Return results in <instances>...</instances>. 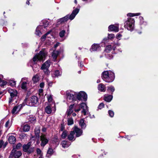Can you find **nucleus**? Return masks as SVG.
Here are the masks:
<instances>
[{"instance_id": "obj_1", "label": "nucleus", "mask_w": 158, "mask_h": 158, "mask_svg": "<svg viewBox=\"0 0 158 158\" xmlns=\"http://www.w3.org/2000/svg\"><path fill=\"white\" fill-rule=\"evenodd\" d=\"M102 79L106 82H111L114 79V73L111 71H104L102 73Z\"/></svg>"}, {"instance_id": "obj_2", "label": "nucleus", "mask_w": 158, "mask_h": 158, "mask_svg": "<svg viewBox=\"0 0 158 158\" xmlns=\"http://www.w3.org/2000/svg\"><path fill=\"white\" fill-rule=\"evenodd\" d=\"M47 54V52L44 51H41L39 53L35 55L33 58V60L34 62L38 60L40 61H43Z\"/></svg>"}, {"instance_id": "obj_3", "label": "nucleus", "mask_w": 158, "mask_h": 158, "mask_svg": "<svg viewBox=\"0 0 158 158\" xmlns=\"http://www.w3.org/2000/svg\"><path fill=\"white\" fill-rule=\"evenodd\" d=\"M56 110V106L55 102H53L52 103H49L45 109V112L48 114L55 113Z\"/></svg>"}, {"instance_id": "obj_4", "label": "nucleus", "mask_w": 158, "mask_h": 158, "mask_svg": "<svg viewBox=\"0 0 158 158\" xmlns=\"http://www.w3.org/2000/svg\"><path fill=\"white\" fill-rule=\"evenodd\" d=\"M135 20L131 18H128L124 23V27L128 30L132 31L134 26Z\"/></svg>"}, {"instance_id": "obj_5", "label": "nucleus", "mask_w": 158, "mask_h": 158, "mask_svg": "<svg viewBox=\"0 0 158 158\" xmlns=\"http://www.w3.org/2000/svg\"><path fill=\"white\" fill-rule=\"evenodd\" d=\"M82 109L81 113L83 114L84 115H86L88 112V107L86 104L84 103H82L79 105V108L78 109H75V111L77 113L80 111L81 109Z\"/></svg>"}, {"instance_id": "obj_6", "label": "nucleus", "mask_w": 158, "mask_h": 158, "mask_svg": "<svg viewBox=\"0 0 158 158\" xmlns=\"http://www.w3.org/2000/svg\"><path fill=\"white\" fill-rule=\"evenodd\" d=\"M76 96L77 99L78 101H86L87 98V96L86 94L84 91H80L79 93H76Z\"/></svg>"}, {"instance_id": "obj_7", "label": "nucleus", "mask_w": 158, "mask_h": 158, "mask_svg": "<svg viewBox=\"0 0 158 158\" xmlns=\"http://www.w3.org/2000/svg\"><path fill=\"white\" fill-rule=\"evenodd\" d=\"M31 145V143L30 142L28 143L27 144L23 145V151L29 154L33 152L34 151V148L30 147Z\"/></svg>"}, {"instance_id": "obj_8", "label": "nucleus", "mask_w": 158, "mask_h": 158, "mask_svg": "<svg viewBox=\"0 0 158 158\" xmlns=\"http://www.w3.org/2000/svg\"><path fill=\"white\" fill-rule=\"evenodd\" d=\"M8 91L10 96V98H9V103H10L13 101V98H14L17 96V92L16 90L11 89H9Z\"/></svg>"}, {"instance_id": "obj_9", "label": "nucleus", "mask_w": 158, "mask_h": 158, "mask_svg": "<svg viewBox=\"0 0 158 158\" xmlns=\"http://www.w3.org/2000/svg\"><path fill=\"white\" fill-rule=\"evenodd\" d=\"M38 102L37 98L35 96H33L31 97L30 100L27 102V103L29 106H33L37 104Z\"/></svg>"}, {"instance_id": "obj_10", "label": "nucleus", "mask_w": 158, "mask_h": 158, "mask_svg": "<svg viewBox=\"0 0 158 158\" xmlns=\"http://www.w3.org/2000/svg\"><path fill=\"white\" fill-rule=\"evenodd\" d=\"M67 99L68 102H72L73 101H76L77 99L76 93H67Z\"/></svg>"}, {"instance_id": "obj_11", "label": "nucleus", "mask_w": 158, "mask_h": 158, "mask_svg": "<svg viewBox=\"0 0 158 158\" xmlns=\"http://www.w3.org/2000/svg\"><path fill=\"white\" fill-rule=\"evenodd\" d=\"M50 61L48 60L42 64L41 69L43 70L45 73L48 74V70L50 66Z\"/></svg>"}, {"instance_id": "obj_12", "label": "nucleus", "mask_w": 158, "mask_h": 158, "mask_svg": "<svg viewBox=\"0 0 158 158\" xmlns=\"http://www.w3.org/2000/svg\"><path fill=\"white\" fill-rule=\"evenodd\" d=\"M40 140L41 141L40 145L43 147L47 144L48 141V139L46 137V136L44 134L40 136Z\"/></svg>"}, {"instance_id": "obj_13", "label": "nucleus", "mask_w": 158, "mask_h": 158, "mask_svg": "<svg viewBox=\"0 0 158 158\" xmlns=\"http://www.w3.org/2000/svg\"><path fill=\"white\" fill-rule=\"evenodd\" d=\"M73 131H74L75 133H76V136L77 137H78L82 134V130L77 127L76 126H74L73 128Z\"/></svg>"}, {"instance_id": "obj_14", "label": "nucleus", "mask_w": 158, "mask_h": 158, "mask_svg": "<svg viewBox=\"0 0 158 158\" xmlns=\"http://www.w3.org/2000/svg\"><path fill=\"white\" fill-rule=\"evenodd\" d=\"M28 83V81L26 78H23L22 79L21 83V88L23 89H25L27 88V84Z\"/></svg>"}, {"instance_id": "obj_15", "label": "nucleus", "mask_w": 158, "mask_h": 158, "mask_svg": "<svg viewBox=\"0 0 158 158\" xmlns=\"http://www.w3.org/2000/svg\"><path fill=\"white\" fill-rule=\"evenodd\" d=\"M69 15H67L64 17L59 19L57 20V23L58 24H60L64 23L67 22L69 19Z\"/></svg>"}, {"instance_id": "obj_16", "label": "nucleus", "mask_w": 158, "mask_h": 158, "mask_svg": "<svg viewBox=\"0 0 158 158\" xmlns=\"http://www.w3.org/2000/svg\"><path fill=\"white\" fill-rule=\"evenodd\" d=\"M23 106L22 104H20L18 106H15L12 110V114H16L18 113L22 107Z\"/></svg>"}, {"instance_id": "obj_17", "label": "nucleus", "mask_w": 158, "mask_h": 158, "mask_svg": "<svg viewBox=\"0 0 158 158\" xmlns=\"http://www.w3.org/2000/svg\"><path fill=\"white\" fill-rule=\"evenodd\" d=\"M108 30L110 31L118 32L119 30V27L118 26H115L113 25H110L108 27Z\"/></svg>"}, {"instance_id": "obj_18", "label": "nucleus", "mask_w": 158, "mask_h": 158, "mask_svg": "<svg viewBox=\"0 0 158 158\" xmlns=\"http://www.w3.org/2000/svg\"><path fill=\"white\" fill-rule=\"evenodd\" d=\"M79 11L78 10H73L70 15H69V19L71 20L73 19L76 15L78 14Z\"/></svg>"}, {"instance_id": "obj_19", "label": "nucleus", "mask_w": 158, "mask_h": 158, "mask_svg": "<svg viewBox=\"0 0 158 158\" xmlns=\"http://www.w3.org/2000/svg\"><path fill=\"white\" fill-rule=\"evenodd\" d=\"M100 48V47L98 44H94L92 45L90 50L91 52L95 51L99 49Z\"/></svg>"}, {"instance_id": "obj_20", "label": "nucleus", "mask_w": 158, "mask_h": 158, "mask_svg": "<svg viewBox=\"0 0 158 158\" xmlns=\"http://www.w3.org/2000/svg\"><path fill=\"white\" fill-rule=\"evenodd\" d=\"M75 134V132L74 131H71L70 132V134L68 135V138L69 140H74L75 139L74 138V135Z\"/></svg>"}, {"instance_id": "obj_21", "label": "nucleus", "mask_w": 158, "mask_h": 158, "mask_svg": "<svg viewBox=\"0 0 158 158\" xmlns=\"http://www.w3.org/2000/svg\"><path fill=\"white\" fill-rule=\"evenodd\" d=\"M59 54V52L58 51L55 50L52 52V56L54 61H55L56 59Z\"/></svg>"}, {"instance_id": "obj_22", "label": "nucleus", "mask_w": 158, "mask_h": 158, "mask_svg": "<svg viewBox=\"0 0 158 158\" xmlns=\"http://www.w3.org/2000/svg\"><path fill=\"white\" fill-rule=\"evenodd\" d=\"M43 28V26H38L35 30V34L38 36H40V35H41V32L40 31V30L42 28Z\"/></svg>"}, {"instance_id": "obj_23", "label": "nucleus", "mask_w": 158, "mask_h": 158, "mask_svg": "<svg viewBox=\"0 0 158 158\" xmlns=\"http://www.w3.org/2000/svg\"><path fill=\"white\" fill-rule=\"evenodd\" d=\"M74 106V104L71 105L69 107V109L68 110L66 114L68 116H69L73 112V108Z\"/></svg>"}, {"instance_id": "obj_24", "label": "nucleus", "mask_w": 158, "mask_h": 158, "mask_svg": "<svg viewBox=\"0 0 158 158\" xmlns=\"http://www.w3.org/2000/svg\"><path fill=\"white\" fill-rule=\"evenodd\" d=\"M8 140L10 143L14 144L16 142V139L14 136L11 135L9 137Z\"/></svg>"}, {"instance_id": "obj_25", "label": "nucleus", "mask_w": 158, "mask_h": 158, "mask_svg": "<svg viewBox=\"0 0 158 158\" xmlns=\"http://www.w3.org/2000/svg\"><path fill=\"white\" fill-rule=\"evenodd\" d=\"M98 88L99 91L102 92H105V86L102 83H101L98 85Z\"/></svg>"}, {"instance_id": "obj_26", "label": "nucleus", "mask_w": 158, "mask_h": 158, "mask_svg": "<svg viewBox=\"0 0 158 158\" xmlns=\"http://www.w3.org/2000/svg\"><path fill=\"white\" fill-rule=\"evenodd\" d=\"M61 144L62 147L64 148L68 147L70 144L69 142L65 140L62 141Z\"/></svg>"}, {"instance_id": "obj_27", "label": "nucleus", "mask_w": 158, "mask_h": 158, "mask_svg": "<svg viewBox=\"0 0 158 158\" xmlns=\"http://www.w3.org/2000/svg\"><path fill=\"white\" fill-rule=\"evenodd\" d=\"M54 152L53 150L51 148H49L47 154L46 155V156L48 158H49L53 154Z\"/></svg>"}, {"instance_id": "obj_28", "label": "nucleus", "mask_w": 158, "mask_h": 158, "mask_svg": "<svg viewBox=\"0 0 158 158\" xmlns=\"http://www.w3.org/2000/svg\"><path fill=\"white\" fill-rule=\"evenodd\" d=\"M14 157L15 158H18L22 155V153L20 151H14Z\"/></svg>"}, {"instance_id": "obj_29", "label": "nucleus", "mask_w": 158, "mask_h": 158, "mask_svg": "<svg viewBox=\"0 0 158 158\" xmlns=\"http://www.w3.org/2000/svg\"><path fill=\"white\" fill-rule=\"evenodd\" d=\"M112 96L105 95L104 97V100L107 102H110L112 98Z\"/></svg>"}, {"instance_id": "obj_30", "label": "nucleus", "mask_w": 158, "mask_h": 158, "mask_svg": "<svg viewBox=\"0 0 158 158\" xmlns=\"http://www.w3.org/2000/svg\"><path fill=\"white\" fill-rule=\"evenodd\" d=\"M32 81L34 83H36L39 81V77L38 75L34 76L32 78Z\"/></svg>"}, {"instance_id": "obj_31", "label": "nucleus", "mask_w": 158, "mask_h": 158, "mask_svg": "<svg viewBox=\"0 0 158 158\" xmlns=\"http://www.w3.org/2000/svg\"><path fill=\"white\" fill-rule=\"evenodd\" d=\"M40 128L38 127H37L35 128V135L37 137H39V134L40 133Z\"/></svg>"}, {"instance_id": "obj_32", "label": "nucleus", "mask_w": 158, "mask_h": 158, "mask_svg": "<svg viewBox=\"0 0 158 158\" xmlns=\"http://www.w3.org/2000/svg\"><path fill=\"white\" fill-rule=\"evenodd\" d=\"M79 124L82 128H85L86 127L85 123L83 119H81L79 122Z\"/></svg>"}, {"instance_id": "obj_33", "label": "nucleus", "mask_w": 158, "mask_h": 158, "mask_svg": "<svg viewBox=\"0 0 158 158\" xmlns=\"http://www.w3.org/2000/svg\"><path fill=\"white\" fill-rule=\"evenodd\" d=\"M30 126L27 124L24 125L23 127V130L24 131H28L30 129Z\"/></svg>"}, {"instance_id": "obj_34", "label": "nucleus", "mask_w": 158, "mask_h": 158, "mask_svg": "<svg viewBox=\"0 0 158 158\" xmlns=\"http://www.w3.org/2000/svg\"><path fill=\"white\" fill-rule=\"evenodd\" d=\"M42 23L44 25L43 27H44V28L47 27L49 25V22L46 20H44L42 21Z\"/></svg>"}, {"instance_id": "obj_35", "label": "nucleus", "mask_w": 158, "mask_h": 158, "mask_svg": "<svg viewBox=\"0 0 158 158\" xmlns=\"http://www.w3.org/2000/svg\"><path fill=\"white\" fill-rule=\"evenodd\" d=\"M140 13H129L127 15V16L129 17H134L135 16H138L140 15Z\"/></svg>"}, {"instance_id": "obj_36", "label": "nucleus", "mask_w": 158, "mask_h": 158, "mask_svg": "<svg viewBox=\"0 0 158 158\" xmlns=\"http://www.w3.org/2000/svg\"><path fill=\"white\" fill-rule=\"evenodd\" d=\"M47 97L49 103H52V102H54L52 101V98L51 95H48Z\"/></svg>"}, {"instance_id": "obj_37", "label": "nucleus", "mask_w": 158, "mask_h": 158, "mask_svg": "<svg viewBox=\"0 0 158 158\" xmlns=\"http://www.w3.org/2000/svg\"><path fill=\"white\" fill-rule=\"evenodd\" d=\"M65 33V31L64 30H62L60 31L59 33V36L61 37H63Z\"/></svg>"}, {"instance_id": "obj_38", "label": "nucleus", "mask_w": 158, "mask_h": 158, "mask_svg": "<svg viewBox=\"0 0 158 158\" xmlns=\"http://www.w3.org/2000/svg\"><path fill=\"white\" fill-rule=\"evenodd\" d=\"M67 135V132L66 131H64L61 134V136L62 138L65 139Z\"/></svg>"}, {"instance_id": "obj_39", "label": "nucleus", "mask_w": 158, "mask_h": 158, "mask_svg": "<svg viewBox=\"0 0 158 158\" xmlns=\"http://www.w3.org/2000/svg\"><path fill=\"white\" fill-rule=\"evenodd\" d=\"M7 83V82L5 81L2 80L0 79V85L2 86L6 85Z\"/></svg>"}, {"instance_id": "obj_40", "label": "nucleus", "mask_w": 158, "mask_h": 158, "mask_svg": "<svg viewBox=\"0 0 158 158\" xmlns=\"http://www.w3.org/2000/svg\"><path fill=\"white\" fill-rule=\"evenodd\" d=\"M73 123V120L72 118H69L68 120V125H71Z\"/></svg>"}, {"instance_id": "obj_41", "label": "nucleus", "mask_w": 158, "mask_h": 158, "mask_svg": "<svg viewBox=\"0 0 158 158\" xmlns=\"http://www.w3.org/2000/svg\"><path fill=\"white\" fill-rule=\"evenodd\" d=\"M13 147V149L11 153L10 154V155L9 158H12L13 157H14V151H15L16 150V148L15 147L14 148V146Z\"/></svg>"}, {"instance_id": "obj_42", "label": "nucleus", "mask_w": 158, "mask_h": 158, "mask_svg": "<svg viewBox=\"0 0 158 158\" xmlns=\"http://www.w3.org/2000/svg\"><path fill=\"white\" fill-rule=\"evenodd\" d=\"M61 74V72L59 70H56L55 72V75L56 76H60Z\"/></svg>"}, {"instance_id": "obj_43", "label": "nucleus", "mask_w": 158, "mask_h": 158, "mask_svg": "<svg viewBox=\"0 0 158 158\" xmlns=\"http://www.w3.org/2000/svg\"><path fill=\"white\" fill-rule=\"evenodd\" d=\"M111 45H109L107 46L105 49V51L107 52H109L111 50Z\"/></svg>"}, {"instance_id": "obj_44", "label": "nucleus", "mask_w": 158, "mask_h": 158, "mask_svg": "<svg viewBox=\"0 0 158 158\" xmlns=\"http://www.w3.org/2000/svg\"><path fill=\"white\" fill-rule=\"evenodd\" d=\"M114 35L113 34H108V38L112 40L114 38Z\"/></svg>"}, {"instance_id": "obj_45", "label": "nucleus", "mask_w": 158, "mask_h": 158, "mask_svg": "<svg viewBox=\"0 0 158 158\" xmlns=\"http://www.w3.org/2000/svg\"><path fill=\"white\" fill-rule=\"evenodd\" d=\"M10 85L11 86H15L16 85V82L15 81L11 80L9 82Z\"/></svg>"}, {"instance_id": "obj_46", "label": "nucleus", "mask_w": 158, "mask_h": 158, "mask_svg": "<svg viewBox=\"0 0 158 158\" xmlns=\"http://www.w3.org/2000/svg\"><path fill=\"white\" fill-rule=\"evenodd\" d=\"M36 152L37 154L39 155H42V153L40 149L38 148L36 149Z\"/></svg>"}, {"instance_id": "obj_47", "label": "nucleus", "mask_w": 158, "mask_h": 158, "mask_svg": "<svg viewBox=\"0 0 158 158\" xmlns=\"http://www.w3.org/2000/svg\"><path fill=\"white\" fill-rule=\"evenodd\" d=\"M108 89L110 90L111 91L113 92L114 91V88L113 86L108 87Z\"/></svg>"}, {"instance_id": "obj_48", "label": "nucleus", "mask_w": 158, "mask_h": 158, "mask_svg": "<svg viewBox=\"0 0 158 158\" xmlns=\"http://www.w3.org/2000/svg\"><path fill=\"white\" fill-rule=\"evenodd\" d=\"M108 113L109 114V115L111 117H113L114 115V112L113 111L111 110H109L108 111Z\"/></svg>"}, {"instance_id": "obj_49", "label": "nucleus", "mask_w": 158, "mask_h": 158, "mask_svg": "<svg viewBox=\"0 0 158 158\" xmlns=\"http://www.w3.org/2000/svg\"><path fill=\"white\" fill-rule=\"evenodd\" d=\"M104 106V104L103 103H101L98 106V108L101 109Z\"/></svg>"}, {"instance_id": "obj_50", "label": "nucleus", "mask_w": 158, "mask_h": 158, "mask_svg": "<svg viewBox=\"0 0 158 158\" xmlns=\"http://www.w3.org/2000/svg\"><path fill=\"white\" fill-rule=\"evenodd\" d=\"M22 144L20 143H18L16 146V148L17 149H19L20 148H21L22 147Z\"/></svg>"}, {"instance_id": "obj_51", "label": "nucleus", "mask_w": 158, "mask_h": 158, "mask_svg": "<svg viewBox=\"0 0 158 158\" xmlns=\"http://www.w3.org/2000/svg\"><path fill=\"white\" fill-rule=\"evenodd\" d=\"M122 36V35L121 34H120L119 33H118L116 37V38L117 39L119 40L120 39V38Z\"/></svg>"}, {"instance_id": "obj_52", "label": "nucleus", "mask_w": 158, "mask_h": 158, "mask_svg": "<svg viewBox=\"0 0 158 158\" xmlns=\"http://www.w3.org/2000/svg\"><path fill=\"white\" fill-rule=\"evenodd\" d=\"M3 144H4V142L2 141V140H0V148H1L2 147L3 148Z\"/></svg>"}, {"instance_id": "obj_53", "label": "nucleus", "mask_w": 158, "mask_h": 158, "mask_svg": "<svg viewBox=\"0 0 158 158\" xmlns=\"http://www.w3.org/2000/svg\"><path fill=\"white\" fill-rule=\"evenodd\" d=\"M44 82H41L40 84V87L41 88H43L44 87Z\"/></svg>"}, {"instance_id": "obj_54", "label": "nucleus", "mask_w": 158, "mask_h": 158, "mask_svg": "<svg viewBox=\"0 0 158 158\" xmlns=\"http://www.w3.org/2000/svg\"><path fill=\"white\" fill-rule=\"evenodd\" d=\"M9 121H8L6 122L5 124V127H9Z\"/></svg>"}, {"instance_id": "obj_55", "label": "nucleus", "mask_w": 158, "mask_h": 158, "mask_svg": "<svg viewBox=\"0 0 158 158\" xmlns=\"http://www.w3.org/2000/svg\"><path fill=\"white\" fill-rule=\"evenodd\" d=\"M48 33H47L46 34H45V35H44V36H43L42 37H41V39H45V38H46V35L48 34Z\"/></svg>"}, {"instance_id": "obj_56", "label": "nucleus", "mask_w": 158, "mask_h": 158, "mask_svg": "<svg viewBox=\"0 0 158 158\" xmlns=\"http://www.w3.org/2000/svg\"><path fill=\"white\" fill-rule=\"evenodd\" d=\"M60 43H57L56 44H55L54 46L55 48H56L59 45Z\"/></svg>"}, {"instance_id": "obj_57", "label": "nucleus", "mask_w": 158, "mask_h": 158, "mask_svg": "<svg viewBox=\"0 0 158 158\" xmlns=\"http://www.w3.org/2000/svg\"><path fill=\"white\" fill-rule=\"evenodd\" d=\"M31 0H27V1H26V4L28 5H29V4H30V2H29V1H30Z\"/></svg>"}, {"instance_id": "obj_58", "label": "nucleus", "mask_w": 158, "mask_h": 158, "mask_svg": "<svg viewBox=\"0 0 158 158\" xmlns=\"http://www.w3.org/2000/svg\"><path fill=\"white\" fill-rule=\"evenodd\" d=\"M7 143H5L4 144H3V148H5V147H6V145H7Z\"/></svg>"}, {"instance_id": "obj_59", "label": "nucleus", "mask_w": 158, "mask_h": 158, "mask_svg": "<svg viewBox=\"0 0 158 158\" xmlns=\"http://www.w3.org/2000/svg\"><path fill=\"white\" fill-rule=\"evenodd\" d=\"M42 130L44 132L46 131V129L45 128H43Z\"/></svg>"}, {"instance_id": "obj_60", "label": "nucleus", "mask_w": 158, "mask_h": 158, "mask_svg": "<svg viewBox=\"0 0 158 158\" xmlns=\"http://www.w3.org/2000/svg\"><path fill=\"white\" fill-rule=\"evenodd\" d=\"M3 78V76L2 75H0V79H2V78Z\"/></svg>"}, {"instance_id": "obj_61", "label": "nucleus", "mask_w": 158, "mask_h": 158, "mask_svg": "<svg viewBox=\"0 0 158 158\" xmlns=\"http://www.w3.org/2000/svg\"><path fill=\"white\" fill-rule=\"evenodd\" d=\"M76 114L75 113H73V116H76Z\"/></svg>"}, {"instance_id": "obj_62", "label": "nucleus", "mask_w": 158, "mask_h": 158, "mask_svg": "<svg viewBox=\"0 0 158 158\" xmlns=\"http://www.w3.org/2000/svg\"><path fill=\"white\" fill-rule=\"evenodd\" d=\"M42 91H43V90H42V89H40L39 90V92H40V93H41L42 92Z\"/></svg>"}, {"instance_id": "obj_63", "label": "nucleus", "mask_w": 158, "mask_h": 158, "mask_svg": "<svg viewBox=\"0 0 158 158\" xmlns=\"http://www.w3.org/2000/svg\"><path fill=\"white\" fill-rule=\"evenodd\" d=\"M64 127H62L61 128V131H63L64 129Z\"/></svg>"}, {"instance_id": "obj_64", "label": "nucleus", "mask_w": 158, "mask_h": 158, "mask_svg": "<svg viewBox=\"0 0 158 158\" xmlns=\"http://www.w3.org/2000/svg\"><path fill=\"white\" fill-rule=\"evenodd\" d=\"M100 82V81L99 80H98L97 81V82L98 83H99Z\"/></svg>"}]
</instances>
